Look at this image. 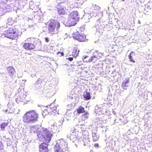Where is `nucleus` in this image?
Segmentation results:
<instances>
[{
	"instance_id": "obj_23",
	"label": "nucleus",
	"mask_w": 152,
	"mask_h": 152,
	"mask_svg": "<svg viewBox=\"0 0 152 152\" xmlns=\"http://www.w3.org/2000/svg\"><path fill=\"white\" fill-rule=\"evenodd\" d=\"M92 137L93 140L94 141H96L98 140L99 136L96 132H94L92 133Z\"/></svg>"
},
{
	"instance_id": "obj_11",
	"label": "nucleus",
	"mask_w": 152,
	"mask_h": 152,
	"mask_svg": "<svg viewBox=\"0 0 152 152\" xmlns=\"http://www.w3.org/2000/svg\"><path fill=\"white\" fill-rule=\"evenodd\" d=\"M29 8L32 10H35V11H37L39 10V8L38 5L34 4L33 1H30L29 2Z\"/></svg>"
},
{
	"instance_id": "obj_41",
	"label": "nucleus",
	"mask_w": 152,
	"mask_h": 152,
	"mask_svg": "<svg viewBox=\"0 0 152 152\" xmlns=\"http://www.w3.org/2000/svg\"><path fill=\"white\" fill-rule=\"evenodd\" d=\"M31 77H33V75H31Z\"/></svg>"
},
{
	"instance_id": "obj_13",
	"label": "nucleus",
	"mask_w": 152,
	"mask_h": 152,
	"mask_svg": "<svg viewBox=\"0 0 152 152\" xmlns=\"http://www.w3.org/2000/svg\"><path fill=\"white\" fill-rule=\"evenodd\" d=\"M129 77H126L125 79L124 80L122 83V86L124 88V89H126L125 88V87H128L129 86Z\"/></svg>"
},
{
	"instance_id": "obj_38",
	"label": "nucleus",
	"mask_w": 152,
	"mask_h": 152,
	"mask_svg": "<svg viewBox=\"0 0 152 152\" xmlns=\"http://www.w3.org/2000/svg\"><path fill=\"white\" fill-rule=\"evenodd\" d=\"M84 145H85V146H86V144L84 143Z\"/></svg>"
},
{
	"instance_id": "obj_28",
	"label": "nucleus",
	"mask_w": 152,
	"mask_h": 152,
	"mask_svg": "<svg viewBox=\"0 0 152 152\" xmlns=\"http://www.w3.org/2000/svg\"><path fill=\"white\" fill-rule=\"evenodd\" d=\"M64 54L63 52H58L57 53V55H58V56H63Z\"/></svg>"
},
{
	"instance_id": "obj_2",
	"label": "nucleus",
	"mask_w": 152,
	"mask_h": 152,
	"mask_svg": "<svg viewBox=\"0 0 152 152\" xmlns=\"http://www.w3.org/2000/svg\"><path fill=\"white\" fill-rule=\"evenodd\" d=\"M38 116L37 113L33 110L27 112L24 115L23 121L28 124L34 123L38 121Z\"/></svg>"
},
{
	"instance_id": "obj_27",
	"label": "nucleus",
	"mask_w": 152,
	"mask_h": 152,
	"mask_svg": "<svg viewBox=\"0 0 152 152\" xmlns=\"http://www.w3.org/2000/svg\"><path fill=\"white\" fill-rule=\"evenodd\" d=\"M8 123H4L2 124L1 125V128L2 130H4L5 128L7 126Z\"/></svg>"
},
{
	"instance_id": "obj_35",
	"label": "nucleus",
	"mask_w": 152,
	"mask_h": 152,
	"mask_svg": "<svg viewBox=\"0 0 152 152\" xmlns=\"http://www.w3.org/2000/svg\"><path fill=\"white\" fill-rule=\"evenodd\" d=\"M18 99L16 100V102L17 103H19V102H18Z\"/></svg>"
},
{
	"instance_id": "obj_14",
	"label": "nucleus",
	"mask_w": 152,
	"mask_h": 152,
	"mask_svg": "<svg viewBox=\"0 0 152 152\" xmlns=\"http://www.w3.org/2000/svg\"><path fill=\"white\" fill-rule=\"evenodd\" d=\"M98 53V51L96 50L94 53L93 56H92L89 59L88 62H91L93 61V62H95L97 61V54Z\"/></svg>"
},
{
	"instance_id": "obj_9",
	"label": "nucleus",
	"mask_w": 152,
	"mask_h": 152,
	"mask_svg": "<svg viewBox=\"0 0 152 152\" xmlns=\"http://www.w3.org/2000/svg\"><path fill=\"white\" fill-rule=\"evenodd\" d=\"M77 22L74 18L69 17L67 22H66V25L68 26H74L76 24V22Z\"/></svg>"
},
{
	"instance_id": "obj_3",
	"label": "nucleus",
	"mask_w": 152,
	"mask_h": 152,
	"mask_svg": "<svg viewBox=\"0 0 152 152\" xmlns=\"http://www.w3.org/2000/svg\"><path fill=\"white\" fill-rule=\"evenodd\" d=\"M60 27V24L58 21L55 20H50L48 27V33L53 34L58 33Z\"/></svg>"
},
{
	"instance_id": "obj_32",
	"label": "nucleus",
	"mask_w": 152,
	"mask_h": 152,
	"mask_svg": "<svg viewBox=\"0 0 152 152\" xmlns=\"http://www.w3.org/2000/svg\"><path fill=\"white\" fill-rule=\"evenodd\" d=\"M72 132H76V129H75L74 128H73L72 129Z\"/></svg>"
},
{
	"instance_id": "obj_42",
	"label": "nucleus",
	"mask_w": 152,
	"mask_h": 152,
	"mask_svg": "<svg viewBox=\"0 0 152 152\" xmlns=\"http://www.w3.org/2000/svg\"><path fill=\"white\" fill-rule=\"evenodd\" d=\"M31 77H33V75H31Z\"/></svg>"
},
{
	"instance_id": "obj_34",
	"label": "nucleus",
	"mask_w": 152,
	"mask_h": 152,
	"mask_svg": "<svg viewBox=\"0 0 152 152\" xmlns=\"http://www.w3.org/2000/svg\"><path fill=\"white\" fill-rule=\"evenodd\" d=\"M18 99L16 100V102L17 103H19V102H18Z\"/></svg>"
},
{
	"instance_id": "obj_39",
	"label": "nucleus",
	"mask_w": 152,
	"mask_h": 152,
	"mask_svg": "<svg viewBox=\"0 0 152 152\" xmlns=\"http://www.w3.org/2000/svg\"><path fill=\"white\" fill-rule=\"evenodd\" d=\"M72 138V137H70V139H71Z\"/></svg>"
},
{
	"instance_id": "obj_24",
	"label": "nucleus",
	"mask_w": 152,
	"mask_h": 152,
	"mask_svg": "<svg viewBox=\"0 0 152 152\" xmlns=\"http://www.w3.org/2000/svg\"><path fill=\"white\" fill-rule=\"evenodd\" d=\"M134 52L132 51L131 53L128 56V57L129 59V61L134 63L135 62V61L132 58V56L134 55Z\"/></svg>"
},
{
	"instance_id": "obj_22",
	"label": "nucleus",
	"mask_w": 152,
	"mask_h": 152,
	"mask_svg": "<svg viewBox=\"0 0 152 152\" xmlns=\"http://www.w3.org/2000/svg\"><path fill=\"white\" fill-rule=\"evenodd\" d=\"M83 96L85 100H89L91 98L90 93L88 92L85 93Z\"/></svg>"
},
{
	"instance_id": "obj_37",
	"label": "nucleus",
	"mask_w": 152,
	"mask_h": 152,
	"mask_svg": "<svg viewBox=\"0 0 152 152\" xmlns=\"http://www.w3.org/2000/svg\"><path fill=\"white\" fill-rule=\"evenodd\" d=\"M2 35H1L0 34V37H1V36H2Z\"/></svg>"
},
{
	"instance_id": "obj_5",
	"label": "nucleus",
	"mask_w": 152,
	"mask_h": 152,
	"mask_svg": "<svg viewBox=\"0 0 152 152\" xmlns=\"http://www.w3.org/2000/svg\"><path fill=\"white\" fill-rule=\"evenodd\" d=\"M4 34L6 37L12 39H15L20 35L19 30L15 27L9 28L4 32Z\"/></svg>"
},
{
	"instance_id": "obj_7",
	"label": "nucleus",
	"mask_w": 152,
	"mask_h": 152,
	"mask_svg": "<svg viewBox=\"0 0 152 152\" xmlns=\"http://www.w3.org/2000/svg\"><path fill=\"white\" fill-rule=\"evenodd\" d=\"M10 2L9 0H7L5 2L3 1L0 4V11L3 12L4 14L12 10V4H10L8 3Z\"/></svg>"
},
{
	"instance_id": "obj_18",
	"label": "nucleus",
	"mask_w": 152,
	"mask_h": 152,
	"mask_svg": "<svg viewBox=\"0 0 152 152\" xmlns=\"http://www.w3.org/2000/svg\"><path fill=\"white\" fill-rule=\"evenodd\" d=\"M79 52V50H77V48H74L72 52V56L74 57H76L78 55Z\"/></svg>"
},
{
	"instance_id": "obj_26",
	"label": "nucleus",
	"mask_w": 152,
	"mask_h": 152,
	"mask_svg": "<svg viewBox=\"0 0 152 152\" xmlns=\"http://www.w3.org/2000/svg\"><path fill=\"white\" fill-rule=\"evenodd\" d=\"M91 8L93 10H99L100 9V8L99 6L96 5H92Z\"/></svg>"
},
{
	"instance_id": "obj_17",
	"label": "nucleus",
	"mask_w": 152,
	"mask_h": 152,
	"mask_svg": "<svg viewBox=\"0 0 152 152\" xmlns=\"http://www.w3.org/2000/svg\"><path fill=\"white\" fill-rule=\"evenodd\" d=\"M102 109L99 105H96L95 107V112L96 114H100L102 113Z\"/></svg>"
},
{
	"instance_id": "obj_8",
	"label": "nucleus",
	"mask_w": 152,
	"mask_h": 152,
	"mask_svg": "<svg viewBox=\"0 0 152 152\" xmlns=\"http://www.w3.org/2000/svg\"><path fill=\"white\" fill-rule=\"evenodd\" d=\"M73 38L80 42L85 41L86 36L84 34L80 33L79 32L77 31L73 34Z\"/></svg>"
},
{
	"instance_id": "obj_12",
	"label": "nucleus",
	"mask_w": 152,
	"mask_h": 152,
	"mask_svg": "<svg viewBox=\"0 0 152 152\" xmlns=\"http://www.w3.org/2000/svg\"><path fill=\"white\" fill-rule=\"evenodd\" d=\"M8 73L11 77H12L15 74L14 69L12 66L7 68Z\"/></svg>"
},
{
	"instance_id": "obj_1",
	"label": "nucleus",
	"mask_w": 152,
	"mask_h": 152,
	"mask_svg": "<svg viewBox=\"0 0 152 152\" xmlns=\"http://www.w3.org/2000/svg\"><path fill=\"white\" fill-rule=\"evenodd\" d=\"M31 130L34 133H37L38 140L43 142L39 146L40 152H48V143L50 141L52 134L46 129L37 128L35 126L31 127Z\"/></svg>"
},
{
	"instance_id": "obj_40",
	"label": "nucleus",
	"mask_w": 152,
	"mask_h": 152,
	"mask_svg": "<svg viewBox=\"0 0 152 152\" xmlns=\"http://www.w3.org/2000/svg\"><path fill=\"white\" fill-rule=\"evenodd\" d=\"M122 0V1H124V0Z\"/></svg>"
},
{
	"instance_id": "obj_25",
	"label": "nucleus",
	"mask_w": 152,
	"mask_h": 152,
	"mask_svg": "<svg viewBox=\"0 0 152 152\" xmlns=\"http://www.w3.org/2000/svg\"><path fill=\"white\" fill-rule=\"evenodd\" d=\"M13 22L14 20H12V18H10L8 19L6 23L8 25H12Z\"/></svg>"
},
{
	"instance_id": "obj_29",
	"label": "nucleus",
	"mask_w": 152,
	"mask_h": 152,
	"mask_svg": "<svg viewBox=\"0 0 152 152\" xmlns=\"http://www.w3.org/2000/svg\"><path fill=\"white\" fill-rule=\"evenodd\" d=\"M45 40L46 42H48L50 41V39L48 37L45 38Z\"/></svg>"
},
{
	"instance_id": "obj_15",
	"label": "nucleus",
	"mask_w": 152,
	"mask_h": 152,
	"mask_svg": "<svg viewBox=\"0 0 152 152\" xmlns=\"http://www.w3.org/2000/svg\"><path fill=\"white\" fill-rule=\"evenodd\" d=\"M43 80L41 79L40 78H38L37 81L35 82L34 84V86L36 88H38L42 87V85L41 83L42 82Z\"/></svg>"
},
{
	"instance_id": "obj_4",
	"label": "nucleus",
	"mask_w": 152,
	"mask_h": 152,
	"mask_svg": "<svg viewBox=\"0 0 152 152\" xmlns=\"http://www.w3.org/2000/svg\"><path fill=\"white\" fill-rule=\"evenodd\" d=\"M34 40V39L33 38H27L25 40L26 43L23 45L24 48L29 50L34 49L36 48L37 49V47H39L38 45H40L41 42L38 40L37 42L33 41Z\"/></svg>"
},
{
	"instance_id": "obj_6",
	"label": "nucleus",
	"mask_w": 152,
	"mask_h": 152,
	"mask_svg": "<svg viewBox=\"0 0 152 152\" xmlns=\"http://www.w3.org/2000/svg\"><path fill=\"white\" fill-rule=\"evenodd\" d=\"M67 147V145L63 139L57 141L54 148L55 152H63V150Z\"/></svg>"
},
{
	"instance_id": "obj_10",
	"label": "nucleus",
	"mask_w": 152,
	"mask_h": 152,
	"mask_svg": "<svg viewBox=\"0 0 152 152\" xmlns=\"http://www.w3.org/2000/svg\"><path fill=\"white\" fill-rule=\"evenodd\" d=\"M70 17L73 18L75 20L78 21L79 20L78 12L77 11H74L71 13L69 16Z\"/></svg>"
},
{
	"instance_id": "obj_31",
	"label": "nucleus",
	"mask_w": 152,
	"mask_h": 152,
	"mask_svg": "<svg viewBox=\"0 0 152 152\" xmlns=\"http://www.w3.org/2000/svg\"><path fill=\"white\" fill-rule=\"evenodd\" d=\"M64 3H60L59 4V5L64 7Z\"/></svg>"
},
{
	"instance_id": "obj_21",
	"label": "nucleus",
	"mask_w": 152,
	"mask_h": 152,
	"mask_svg": "<svg viewBox=\"0 0 152 152\" xmlns=\"http://www.w3.org/2000/svg\"><path fill=\"white\" fill-rule=\"evenodd\" d=\"M50 108L51 109V110H52V111H53L55 113H57L59 114L58 111V110L57 111L56 107L53 104H52L50 106Z\"/></svg>"
},
{
	"instance_id": "obj_16",
	"label": "nucleus",
	"mask_w": 152,
	"mask_h": 152,
	"mask_svg": "<svg viewBox=\"0 0 152 152\" xmlns=\"http://www.w3.org/2000/svg\"><path fill=\"white\" fill-rule=\"evenodd\" d=\"M66 8L61 7L58 9V12L59 15H64L66 13L65 9Z\"/></svg>"
},
{
	"instance_id": "obj_30",
	"label": "nucleus",
	"mask_w": 152,
	"mask_h": 152,
	"mask_svg": "<svg viewBox=\"0 0 152 152\" xmlns=\"http://www.w3.org/2000/svg\"><path fill=\"white\" fill-rule=\"evenodd\" d=\"M66 59H68L70 61H72L73 60V57H69L66 58Z\"/></svg>"
},
{
	"instance_id": "obj_19",
	"label": "nucleus",
	"mask_w": 152,
	"mask_h": 152,
	"mask_svg": "<svg viewBox=\"0 0 152 152\" xmlns=\"http://www.w3.org/2000/svg\"><path fill=\"white\" fill-rule=\"evenodd\" d=\"M151 9V7H150V6L147 5V6H145L144 8V10L143 12L146 15H149V10Z\"/></svg>"
},
{
	"instance_id": "obj_33",
	"label": "nucleus",
	"mask_w": 152,
	"mask_h": 152,
	"mask_svg": "<svg viewBox=\"0 0 152 152\" xmlns=\"http://www.w3.org/2000/svg\"><path fill=\"white\" fill-rule=\"evenodd\" d=\"M85 117H86V118L88 117V115L86 113H85Z\"/></svg>"
},
{
	"instance_id": "obj_20",
	"label": "nucleus",
	"mask_w": 152,
	"mask_h": 152,
	"mask_svg": "<svg viewBox=\"0 0 152 152\" xmlns=\"http://www.w3.org/2000/svg\"><path fill=\"white\" fill-rule=\"evenodd\" d=\"M76 110L78 113H82L85 112L84 108L81 106H79Z\"/></svg>"
},
{
	"instance_id": "obj_36",
	"label": "nucleus",
	"mask_w": 152,
	"mask_h": 152,
	"mask_svg": "<svg viewBox=\"0 0 152 152\" xmlns=\"http://www.w3.org/2000/svg\"><path fill=\"white\" fill-rule=\"evenodd\" d=\"M98 145V144H95V146H97Z\"/></svg>"
}]
</instances>
